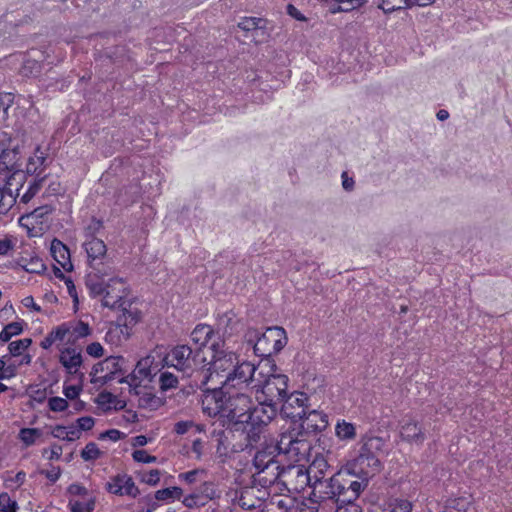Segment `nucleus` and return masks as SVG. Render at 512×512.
<instances>
[{
	"label": "nucleus",
	"instance_id": "obj_1",
	"mask_svg": "<svg viewBox=\"0 0 512 512\" xmlns=\"http://www.w3.org/2000/svg\"><path fill=\"white\" fill-rule=\"evenodd\" d=\"M91 293L102 296V305L121 313L106 333V338L112 335H122L126 340L130 337L133 327L141 320V311L133 306L135 298L124 278L112 277L107 282H95L90 285Z\"/></svg>",
	"mask_w": 512,
	"mask_h": 512
},
{
	"label": "nucleus",
	"instance_id": "obj_2",
	"mask_svg": "<svg viewBox=\"0 0 512 512\" xmlns=\"http://www.w3.org/2000/svg\"><path fill=\"white\" fill-rule=\"evenodd\" d=\"M92 332L93 329L89 323L80 319H72L53 327L39 345L44 350H49L57 342L77 345L78 341L90 336Z\"/></svg>",
	"mask_w": 512,
	"mask_h": 512
},
{
	"label": "nucleus",
	"instance_id": "obj_3",
	"mask_svg": "<svg viewBox=\"0 0 512 512\" xmlns=\"http://www.w3.org/2000/svg\"><path fill=\"white\" fill-rule=\"evenodd\" d=\"M256 401L257 405H252L249 415H246L241 435H246L257 446L264 428L276 416L278 406L267 401Z\"/></svg>",
	"mask_w": 512,
	"mask_h": 512
},
{
	"label": "nucleus",
	"instance_id": "obj_4",
	"mask_svg": "<svg viewBox=\"0 0 512 512\" xmlns=\"http://www.w3.org/2000/svg\"><path fill=\"white\" fill-rule=\"evenodd\" d=\"M275 449L288 456L293 462L309 461L312 450L307 432L295 429L282 432Z\"/></svg>",
	"mask_w": 512,
	"mask_h": 512
},
{
	"label": "nucleus",
	"instance_id": "obj_5",
	"mask_svg": "<svg viewBox=\"0 0 512 512\" xmlns=\"http://www.w3.org/2000/svg\"><path fill=\"white\" fill-rule=\"evenodd\" d=\"M204 357L200 349L195 351L188 345L173 347L163 358V367H173L186 376H191L194 371L202 367Z\"/></svg>",
	"mask_w": 512,
	"mask_h": 512
},
{
	"label": "nucleus",
	"instance_id": "obj_6",
	"mask_svg": "<svg viewBox=\"0 0 512 512\" xmlns=\"http://www.w3.org/2000/svg\"><path fill=\"white\" fill-rule=\"evenodd\" d=\"M126 360L122 356H109L93 365L90 372L91 383L103 386L111 381L127 383L129 374L124 369Z\"/></svg>",
	"mask_w": 512,
	"mask_h": 512
},
{
	"label": "nucleus",
	"instance_id": "obj_7",
	"mask_svg": "<svg viewBox=\"0 0 512 512\" xmlns=\"http://www.w3.org/2000/svg\"><path fill=\"white\" fill-rule=\"evenodd\" d=\"M374 438L364 441L358 455L347 462L346 469L349 474L367 481L381 470V462L372 451Z\"/></svg>",
	"mask_w": 512,
	"mask_h": 512
},
{
	"label": "nucleus",
	"instance_id": "obj_8",
	"mask_svg": "<svg viewBox=\"0 0 512 512\" xmlns=\"http://www.w3.org/2000/svg\"><path fill=\"white\" fill-rule=\"evenodd\" d=\"M251 389L254 390L256 400L267 401L278 406L287 396L288 377L272 373L263 380L258 379Z\"/></svg>",
	"mask_w": 512,
	"mask_h": 512
},
{
	"label": "nucleus",
	"instance_id": "obj_9",
	"mask_svg": "<svg viewBox=\"0 0 512 512\" xmlns=\"http://www.w3.org/2000/svg\"><path fill=\"white\" fill-rule=\"evenodd\" d=\"M326 486L327 490L324 491V494H326L324 498L330 499L333 504L348 501L355 502L364 488L362 482L343 479L340 473L329 477V483Z\"/></svg>",
	"mask_w": 512,
	"mask_h": 512
},
{
	"label": "nucleus",
	"instance_id": "obj_10",
	"mask_svg": "<svg viewBox=\"0 0 512 512\" xmlns=\"http://www.w3.org/2000/svg\"><path fill=\"white\" fill-rule=\"evenodd\" d=\"M210 349L212 351V361L207 381H213L214 378H217L220 383V380H224L225 376L232 371L238 361V356L225 348V342L221 338L212 342Z\"/></svg>",
	"mask_w": 512,
	"mask_h": 512
},
{
	"label": "nucleus",
	"instance_id": "obj_11",
	"mask_svg": "<svg viewBox=\"0 0 512 512\" xmlns=\"http://www.w3.org/2000/svg\"><path fill=\"white\" fill-rule=\"evenodd\" d=\"M242 429L234 427L230 431H222L217 435L216 454L224 462L233 453L252 450L256 447L246 435H241Z\"/></svg>",
	"mask_w": 512,
	"mask_h": 512
},
{
	"label": "nucleus",
	"instance_id": "obj_12",
	"mask_svg": "<svg viewBox=\"0 0 512 512\" xmlns=\"http://www.w3.org/2000/svg\"><path fill=\"white\" fill-rule=\"evenodd\" d=\"M257 369L258 367L249 361L240 362L238 360L232 371L225 376V379L220 380V384H223L227 390H245L253 393L250 385H254L258 380L254 377Z\"/></svg>",
	"mask_w": 512,
	"mask_h": 512
},
{
	"label": "nucleus",
	"instance_id": "obj_13",
	"mask_svg": "<svg viewBox=\"0 0 512 512\" xmlns=\"http://www.w3.org/2000/svg\"><path fill=\"white\" fill-rule=\"evenodd\" d=\"M249 392L245 390H227L226 418L233 422L234 427L242 429L245 424L246 415H249L253 405Z\"/></svg>",
	"mask_w": 512,
	"mask_h": 512
},
{
	"label": "nucleus",
	"instance_id": "obj_14",
	"mask_svg": "<svg viewBox=\"0 0 512 512\" xmlns=\"http://www.w3.org/2000/svg\"><path fill=\"white\" fill-rule=\"evenodd\" d=\"M287 343L286 332L282 327L267 328L254 343V352L261 357L278 353Z\"/></svg>",
	"mask_w": 512,
	"mask_h": 512
},
{
	"label": "nucleus",
	"instance_id": "obj_15",
	"mask_svg": "<svg viewBox=\"0 0 512 512\" xmlns=\"http://www.w3.org/2000/svg\"><path fill=\"white\" fill-rule=\"evenodd\" d=\"M227 389L221 384L219 388L207 389L202 397V409L210 417L226 418Z\"/></svg>",
	"mask_w": 512,
	"mask_h": 512
},
{
	"label": "nucleus",
	"instance_id": "obj_16",
	"mask_svg": "<svg viewBox=\"0 0 512 512\" xmlns=\"http://www.w3.org/2000/svg\"><path fill=\"white\" fill-rule=\"evenodd\" d=\"M306 470L313 481L314 496H316V493H324L327 490L326 485L329 483V478L327 479L326 476L330 475L331 477L335 475L333 468L328 463L327 457L323 454H316Z\"/></svg>",
	"mask_w": 512,
	"mask_h": 512
},
{
	"label": "nucleus",
	"instance_id": "obj_17",
	"mask_svg": "<svg viewBox=\"0 0 512 512\" xmlns=\"http://www.w3.org/2000/svg\"><path fill=\"white\" fill-rule=\"evenodd\" d=\"M70 512H93L96 499L88 489L79 483H72L67 488Z\"/></svg>",
	"mask_w": 512,
	"mask_h": 512
},
{
	"label": "nucleus",
	"instance_id": "obj_18",
	"mask_svg": "<svg viewBox=\"0 0 512 512\" xmlns=\"http://www.w3.org/2000/svg\"><path fill=\"white\" fill-rule=\"evenodd\" d=\"M281 479L289 493H301L307 486H312L313 484L309 472L299 465L288 467L282 473Z\"/></svg>",
	"mask_w": 512,
	"mask_h": 512
},
{
	"label": "nucleus",
	"instance_id": "obj_19",
	"mask_svg": "<svg viewBox=\"0 0 512 512\" xmlns=\"http://www.w3.org/2000/svg\"><path fill=\"white\" fill-rule=\"evenodd\" d=\"M308 397L303 392H294L287 395L282 402L281 412L285 417L294 421L302 419L306 416Z\"/></svg>",
	"mask_w": 512,
	"mask_h": 512
},
{
	"label": "nucleus",
	"instance_id": "obj_20",
	"mask_svg": "<svg viewBox=\"0 0 512 512\" xmlns=\"http://www.w3.org/2000/svg\"><path fill=\"white\" fill-rule=\"evenodd\" d=\"M59 363L70 375H76L83 364L82 347L79 345H63L59 349Z\"/></svg>",
	"mask_w": 512,
	"mask_h": 512
},
{
	"label": "nucleus",
	"instance_id": "obj_21",
	"mask_svg": "<svg viewBox=\"0 0 512 512\" xmlns=\"http://www.w3.org/2000/svg\"><path fill=\"white\" fill-rule=\"evenodd\" d=\"M107 491L117 496H128L135 499L140 490L136 486L133 478L126 473H119L110 478L107 482Z\"/></svg>",
	"mask_w": 512,
	"mask_h": 512
},
{
	"label": "nucleus",
	"instance_id": "obj_22",
	"mask_svg": "<svg viewBox=\"0 0 512 512\" xmlns=\"http://www.w3.org/2000/svg\"><path fill=\"white\" fill-rule=\"evenodd\" d=\"M158 372H160V369L158 364H154V357L146 356L137 362L132 374H129L128 384L138 386L141 381H152Z\"/></svg>",
	"mask_w": 512,
	"mask_h": 512
},
{
	"label": "nucleus",
	"instance_id": "obj_23",
	"mask_svg": "<svg viewBox=\"0 0 512 512\" xmlns=\"http://www.w3.org/2000/svg\"><path fill=\"white\" fill-rule=\"evenodd\" d=\"M325 496L324 493H316V496L312 493V496L308 498L293 499L290 505H287L284 500H279L278 506L285 507L286 512H318L322 503L330 501V499L324 498Z\"/></svg>",
	"mask_w": 512,
	"mask_h": 512
},
{
	"label": "nucleus",
	"instance_id": "obj_24",
	"mask_svg": "<svg viewBox=\"0 0 512 512\" xmlns=\"http://www.w3.org/2000/svg\"><path fill=\"white\" fill-rule=\"evenodd\" d=\"M83 247L87 254L89 266L98 273L105 274L104 271L98 268V265L103 264L107 254V247L104 241L99 238H91L84 241Z\"/></svg>",
	"mask_w": 512,
	"mask_h": 512
},
{
	"label": "nucleus",
	"instance_id": "obj_25",
	"mask_svg": "<svg viewBox=\"0 0 512 512\" xmlns=\"http://www.w3.org/2000/svg\"><path fill=\"white\" fill-rule=\"evenodd\" d=\"M400 437L403 441L409 443H422L425 434L418 421L413 419L411 415H405L400 421Z\"/></svg>",
	"mask_w": 512,
	"mask_h": 512
},
{
	"label": "nucleus",
	"instance_id": "obj_26",
	"mask_svg": "<svg viewBox=\"0 0 512 512\" xmlns=\"http://www.w3.org/2000/svg\"><path fill=\"white\" fill-rule=\"evenodd\" d=\"M301 420V427L304 432L319 433L324 431L328 426V415L323 411L311 410L306 411V416Z\"/></svg>",
	"mask_w": 512,
	"mask_h": 512
},
{
	"label": "nucleus",
	"instance_id": "obj_27",
	"mask_svg": "<svg viewBox=\"0 0 512 512\" xmlns=\"http://www.w3.org/2000/svg\"><path fill=\"white\" fill-rule=\"evenodd\" d=\"M266 20L257 17H244L238 27L246 32L251 33L252 39L256 43L265 41L269 35L265 29Z\"/></svg>",
	"mask_w": 512,
	"mask_h": 512
},
{
	"label": "nucleus",
	"instance_id": "obj_28",
	"mask_svg": "<svg viewBox=\"0 0 512 512\" xmlns=\"http://www.w3.org/2000/svg\"><path fill=\"white\" fill-rule=\"evenodd\" d=\"M50 252L53 259L63 268L70 272L73 269L69 248L59 239L54 238L50 244Z\"/></svg>",
	"mask_w": 512,
	"mask_h": 512
},
{
	"label": "nucleus",
	"instance_id": "obj_29",
	"mask_svg": "<svg viewBox=\"0 0 512 512\" xmlns=\"http://www.w3.org/2000/svg\"><path fill=\"white\" fill-rule=\"evenodd\" d=\"M12 186V180L0 181V214H6L16 203L20 189L15 188L14 193Z\"/></svg>",
	"mask_w": 512,
	"mask_h": 512
},
{
	"label": "nucleus",
	"instance_id": "obj_30",
	"mask_svg": "<svg viewBox=\"0 0 512 512\" xmlns=\"http://www.w3.org/2000/svg\"><path fill=\"white\" fill-rule=\"evenodd\" d=\"M219 335L215 334L213 328L208 324H198L191 332V340L193 343L201 347L206 346L208 343L218 341Z\"/></svg>",
	"mask_w": 512,
	"mask_h": 512
},
{
	"label": "nucleus",
	"instance_id": "obj_31",
	"mask_svg": "<svg viewBox=\"0 0 512 512\" xmlns=\"http://www.w3.org/2000/svg\"><path fill=\"white\" fill-rule=\"evenodd\" d=\"M47 157L44 151L37 146L33 155L29 157L26 164V171L29 174L41 177L46 168Z\"/></svg>",
	"mask_w": 512,
	"mask_h": 512
},
{
	"label": "nucleus",
	"instance_id": "obj_32",
	"mask_svg": "<svg viewBox=\"0 0 512 512\" xmlns=\"http://www.w3.org/2000/svg\"><path fill=\"white\" fill-rule=\"evenodd\" d=\"M329 13L349 12L365 4L366 0H320Z\"/></svg>",
	"mask_w": 512,
	"mask_h": 512
},
{
	"label": "nucleus",
	"instance_id": "obj_33",
	"mask_svg": "<svg viewBox=\"0 0 512 512\" xmlns=\"http://www.w3.org/2000/svg\"><path fill=\"white\" fill-rule=\"evenodd\" d=\"M53 212V208L50 205H43L36 207L33 211L30 213H27L23 215L20 218V221H25V225H42L44 222H46V219L48 215H50Z\"/></svg>",
	"mask_w": 512,
	"mask_h": 512
},
{
	"label": "nucleus",
	"instance_id": "obj_34",
	"mask_svg": "<svg viewBox=\"0 0 512 512\" xmlns=\"http://www.w3.org/2000/svg\"><path fill=\"white\" fill-rule=\"evenodd\" d=\"M274 458L275 456L272 452L257 451L253 458V464L258 473L265 472L270 468L278 469L279 464Z\"/></svg>",
	"mask_w": 512,
	"mask_h": 512
},
{
	"label": "nucleus",
	"instance_id": "obj_35",
	"mask_svg": "<svg viewBox=\"0 0 512 512\" xmlns=\"http://www.w3.org/2000/svg\"><path fill=\"white\" fill-rule=\"evenodd\" d=\"M335 436L340 441L350 442L357 436L356 425L345 419H338L335 424Z\"/></svg>",
	"mask_w": 512,
	"mask_h": 512
},
{
	"label": "nucleus",
	"instance_id": "obj_36",
	"mask_svg": "<svg viewBox=\"0 0 512 512\" xmlns=\"http://www.w3.org/2000/svg\"><path fill=\"white\" fill-rule=\"evenodd\" d=\"M254 492V487H246L241 491L238 503L243 509L252 510L260 506L263 497L255 496Z\"/></svg>",
	"mask_w": 512,
	"mask_h": 512
},
{
	"label": "nucleus",
	"instance_id": "obj_37",
	"mask_svg": "<svg viewBox=\"0 0 512 512\" xmlns=\"http://www.w3.org/2000/svg\"><path fill=\"white\" fill-rule=\"evenodd\" d=\"M97 403L105 410H120L125 406V402L118 399L110 392H101L97 397Z\"/></svg>",
	"mask_w": 512,
	"mask_h": 512
},
{
	"label": "nucleus",
	"instance_id": "obj_38",
	"mask_svg": "<svg viewBox=\"0 0 512 512\" xmlns=\"http://www.w3.org/2000/svg\"><path fill=\"white\" fill-rule=\"evenodd\" d=\"M208 502H209V500L203 493H201V490L199 487L196 488L190 494L184 496V498L182 500L183 505L189 509L203 507Z\"/></svg>",
	"mask_w": 512,
	"mask_h": 512
},
{
	"label": "nucleus",
	"instance_id": "obj_39",
	"mask_svg": "<svg viewBox=\"0 0 512 512\" xmlns=\"http://www.w3.org/2000/svg\"><path fill=\"white\" fill-rule=\"evenodd\" d=\"M183 496V490L180 487L173 486L157 490L154 497L157 501L170 502L180 500Z\"/></svg>",
	"mask_w": 512,
	"mask_h": 512
},
{
	"label": "nucleus",
	"instance_id": "obj_40",
	"mask_svg": "<svg viewBox=\"0 0 512 512\" xmlns=\"http://www.w3.org/2000/svg\"><path fill=\"white\" fill-rule=\"evenodd\" d=\"M20 262H21L20 265L22 266V268L26 272L31 273V274H41L46 269V266L43 263V261L37 256L31 257L29 260L22 257Z\"/></svg>",
	"mask_w": 512,
	"mask_h": 512
},
{
	"label": "nucleus",
	"instance_id": "obj_41",
	"mask_svg": "<svg viewBox=\"0 0 512 512\" xmlns=\"http://www.w3.org/2000/svg\"><path fill=\"white\" fill-rule=\"evenodd\" d=\"M23 332V322H11L5 325L0 332V341L8 342L12 337L20 335Z\"/></svg>",
	"mask_w": 512,
	"mask_h": 512
},
{
	"label": "nucleus",
	"instance_id": "obj_42",
	"mask_svg": "<svg viewBox=\"0 0 512 512\" xmlns=\"http://www.w3.org/2000/svg\"><path fill=\"white\" fill-rule=\"evenodd\" d=\"M378 7L385 14L410 8L409 3L406 0H381Z\"/></svg>",
	"mask_w": 512,
	"mask_h": 512
},
{
	"label": "nucleus",
	"instance_id": "obj_43",
	"mask_svg": "<svg viewBox=\"0 0 512 512\" xmlns=\"http://www.w3.org/2000/svg\"><path fill=\"white\" fill-rule=\"evenodd\" d=\"M140 482L149 486H157L160 483L162 472L159 469L140 471L137 473Z\"/></svg>",
	"mask_w": 512,
	"mask_h": 512
},
{
	"label": "nucleus",
	"instance_id": "obj_44",
	"mask_svg": "<svg viewBox=\"0 0 512 512\" xmlns=\"http://www.w3.org/2000/svg\"><path fill=\"white\" fill-rule=\"evenodd\" d=\"M40 436V430L37 428H22L19 432L20 440L26 445H33Z\"/></svg>",
	"mask_w": 512,
	"mask_h": 512
},
{
	"label": "nucleus",
	"instance_id": "obj_45",
	"mask_svg": "<svg viewBox=\"0 0 512 512\" xmlns=\"http://www.w3.org/2000/svg\"><path fill=\"white\" fill-rule=\"evenodd\" d=\"M100 455L101 451L95 442L87 443L81 451V457L85 461H94L98 459Z\"/></svg>",
	"mask_w": 512,
	"mask_h": 512
},
{
	"label": "nucleus",
	"instance_id": "obj_46",
	"mask_svg": "<svg viewBox=\"0 0 512 512\" xmlns=\"http://www.w3.org/2000/svg\"><path fill=\"white\" fill-rule=\"evenodd\" d=\"M201 493H203L209 501L220 497V492L217 485L213 481H205L199 486Z\"/></svg>",
	"mask_w": 512,
	"mask_h": 512
},
{
	"label": "nucleus",
	"instance_id": "obj_47",
	"mask_svg": "<svg viewBox=\"0 0 512 512\" xmlns=\"http://www.w3.org/2000/svg\"><path fill=\"white\" fill-rule=\"evenodd\" d=\"M159 382L162 390H168L177 386L178 378L174 374L164 371L160 373Z\"/></svg>",
	"mask_w": 512,
	"mask_h": 512
},
{
	"label": "nucleus",
	"instance_id": "obj_48",
	"mask_svg": "<svg viewBox=\"0 0 512 512\" xmlns=\"http://www.w3.org/2000/svg\"><path fill=\"white\" fill-rule=\"evenodd\" d=\"M41 65L38 61L27 59L23 62L21 67V74L23 76H35L40 73Z\"/></svg>",
	"mask_w": 512,
	"mask_h": 512
},
{
	"label": "nucleus",
	"instance_id": "obj_49",
	"mask_svg": "<svg viewBox=\"0 0 512 512\" xmlns=\"http://www.w3.org/2000/svg\"><path fill=\"white\" fill-rule=\"evenodd\" d=\"M31 344V339L24 338L16 341H12L8 345L9 352L13 356H18L23 350L27 349Z\"/></svg>",
	"mask_w": 512,
	"mask_h": 512
},
{
	"label": "nucleus",
	"instance_id": "obj_50",
	"mask_svg": "<svg viewBox=\"0 0 512 512\" xmlns=\"http://www.w3.org/2000/svg\"><path fill=\"white\" fill-rule=\"evenodd\" d=\"M41 185L34 181L29 183L27 186L25 192L18 197H20V203L27 204L30 202V200L40 191Z\"/></svg>",
	"mask_w": 512,
	"mask_h": 512
},
{
	"label": "nucleus",
	"instance_id": "obj_51",
	"mask_svg": "<svg viewBox=\"0 0 512 512\" xmlns=\"http://www.w3.org/2000/svg\"><path fill=\"white\" fill-rule=\"evenodd\" d=\"M48 407L53 412H63L68 408V402L62 397L54 396L49 398Z\"/></svg>",
	"mask_w": 512,
	"mask_h": 512
},
{
	"label": "nucleus",
	"instance_id": "obj_52",
	"mask_svg": "<svg viewBox=\"0 0 512 512\" xmlns=\"http://www.w3.org/2000/svg\"><path fill=\"white\" fill-rule=\"evenodd\" d=\"M102 227H103L102 221L93 218L91 220V223L84 230L85 240H89L91 238H97L96 234L102 229Z\"/></svg>",
	"mask_w": 512,
	"mask_h": 512
},
{
	"label": "nucleus",
	"instance_id": "obj_53",
	"mask_svg": "<svg viewBox=\"0 0 512 512\" xmlns=\"http://www.w3.org/2000/svg\"><path fill=\"white\" fill-rule=\"evenodd\" d=\"M132 458L135 462L138 463H154L157 461V457L148 454V452L144 449L134 450L132 452Z\"/></svg>",
	"mask_w": 512,
	"mask_h": 512
},
{
	"label": "nucleus",
	"instance_id": "obj_54",
	"mask_svg": "<svg viewBox=\"0 0 512 512\" xmlns=\"http://www.w3.org/2000/svg\"><path fill=\"white\" fill-rule=\"evenodd\" d=\"M85 352L88 356L92 358H101L104 356V347L99 342H91L89 343L86 348Z\"/></svg>",
	"mask_w": 512,
	"mask_h": 512
},
{
	"label": "nucleus",
	"instance_id": "obj_55",
	"mask_svg": "<svg viewBox=\"0 0 512 512\" xmlns=\"http://www.w3.org/2000/svg\"><path fill=\"white\" fill-rule=\"evenodd\" d=\"M204 470L193 469L187 472L180 473L178 478L180 481H184L187 484H193L197 481V477L199 474H203Z\"/></svg>",
	"mask_w": 512,
	"mask_h": 512
},
{
	"label": "nucleus",
	"instance_id": "obj_56",
	"mask_svg": "<svg viewBox=\"0 0 512 512\" xmlns=\"http://www.w3.org/2000/svg\"><path fill=\"white\" fill-rule=\"evenodd\" d=\"M62 446L59 444H53L49 449H45L43 456L49 460H59L62 456Z\"/></svg>",
	"mask_w": 512,
	"mask_h": 512
},
{
	"label": "nucleus",
	"instance_id": "obj_57",
	"mask_svg": "<svg viewBox=\"0 0 512 512\" xmlns=\"http://www.w3.org/2000/svg\"><path fill=\"white\" fill-rule=\"evenodd\" d=\"M336 504H337V509L335 512H363L361 506L353 501H348L346 503H336Z\"/></svg>",
	"mask_w": 512,
	"mask_h": 512
},
{
	"label": "nucleus",
	"instance_id": "obj_58",
	"mask_svg": "<svg viewBox=\"0 0 512 512\" xmlns=\"http://www.w3.org/2000/svg\"><path fill=\"white\" fill-rule=\"evenodd\" d=\"M75 424L80 429V431H89L95 425V420L91 416H83L76 420Z\"/></svg>",
	"mask_w": 512,
	"mask_h": 512
},
{
	"label": "nucleus",
	"instance_id": "obj_59",
	"mask_svg": "<svg viewBox=\"0 0 512 512\" xmlns=\"http://www.w3.org/2000/svg\"><path fill=\"white\" fill-rule=\"evenodd\" d=\"M0 508H6L7 510H12L16 512L17 503L12 500L7 492H2L0 494Z\"/></svg>",
	"mask_w": 512,
	"mask_h": 512
},
{
	"label": "nucleus",
	"instance_id": "obj_60",
	"mask_svg": "<svg viewBox=\"0 0 512 512\" xmlns=\"http://www.w3.org/2000/svg\"><path fill=\"white\" fill-rule=\"evenodd\" d=\"M17 374V367L14 364L3 365V368L0 370V381L1 380H9L15 377Z\"/></svg>",
	"mask_w": 512,
	"mask_h": 512
},
{
	"label": "nucleus",
	"instance_id": "obj_61",
	"mask_svg": "<svg viewBox=\"0 0 512 512\" xmlns=\"http://www.w3.org/2000/svg\"><path fill=\"white\" fill-rule=\"evenodd\" d=\"M194 426L192 421H179L174 425V432L178 435H184Z\"/></svg>",
	"mask_w": 512,
	"mask_h": 512
},
{
	"label": "nucleus",
	"instance_id": "obj_62",
	"mask_svg": "<svg viewBox=\"0 0 512 512\" xmlns=\"http://www.w3.org/2000/svg\"><path fill=\"white\" fill-rule=\"evenodd\" d=\"M42 474L45 475V477L52 483H55L58 481V479L61 476V469L57 466H51L50 469L43 471Z\"/></svg>",
	"mask_w": 512,
	"mask_h": 512
},
{
	"label": "nucleus",
	"instance_id": "obj_63",
	"mask_svg": "<svg viewBox=\"0 0 512 512\" xmlns=\"http://www.w3.org/2000/svg\"><path fill=\"white\" fill-rule=\"evenodd\" d=\"M81 387L77 385H69L65 386L63 389V393L66 396L67 399L73 400L76 399L81 392Z\"/></svg>",
	"mask_w": 512,
	"mask_h": 512
},
{
	"label": "nucleus",
	"instance_id": "obj_64",
	"mask_svg": "<svg viewBox=\"0 0 512 512\" xmlns=\"http://www.w3.org/2000/svg\"><path fill=\"white\" fill-rule=\"evenodd\" d=\"M66 432H67V441L68 442H73V441L78 440L82 434L76 424L68 425Z\"/></svg>",
	"mask_w": 512,
	"mask_h": 512
}]
</instances>
